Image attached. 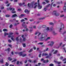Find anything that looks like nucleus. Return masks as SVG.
I'll return each mask as SVG.
<instances>
[{
	"label": "nucleus",
	"instance_id": "nucleus-1",
	"mask_svg": "<svg viewBox=\"0 0 66 66\" xmlns=\"http://www.w3.org/2000/svg\"><path fill=\"white\" fill-rule=\"evenodd\" d=\"M28 6L29 7H34V9H35L37 6V3L35 2L34 1L32 2L30 4L28 3Z\"/></svg>",
	"mask_w": 66,
	"mask_h": 66
},
{
	"label": "nucleus",
	"instance_id": "nucleus-2",
	"mask_svg": "<svg viewBox=\"0 0 66 66\" xmlns=\"http://www.w3.org/2000/svg\"><path fill=\"white\" fill-rule=\"evenodd\" d=\"M53 30V28L51 27L50 29L49 28L47 27L46 29H45L44 30V32L45 33H46L47 32H48V31L49 32H50L51 31H52Z\"/></svg>",
	"mask_w": 66,
	"mask_h": 66
},
{
	"label": "nucleus",
	"instance_id": "nucleus-3",
	"mask_svg": "<svg viewBox=\"0 0 66 66\" xmlns=\"http://www.w3.org/2000/svg\"><path fill=\"white\" fill-rule=\"evenodd\" d=\"M45 34L43 33L41 35V37L40 38H38L39 39V40L43 41L45 40Z\"/></svg>",
	"mask_w": 66,
	"mask_h": 66
},
{
	"label": "nucleus",
	"instance_id": "nucleus-4",
	"mask_svg": "<svg viewBox=\"0 0 66 66\" xmlns=\"http://www.w3.org/2000/svg\"><path fill=\"white\" fill-rule=\"evenodd\" d=\"M7 11H9V10L11 11L12 10V13H16V11H15V8H7Z\"/></svg>",
	"mask_w": 66,
	"mask_h": 66
},
{
	"label": "nucleus",
	"instance_id": "nucleus-5",
	"mask_svg": "<svg viewBox=\"0 0 66 66\" xmlns=\"http://www.w3.org/2000/svg\"><path fill=\"white\" fill-rule=\"evenodd\" d=\"M52 14L53 15H54L56 16H59L60 14L59 13H57V11H54L52 13Z\"/></svg>",
	"mask_w": 66,
	"mask_h": 66
},
{
	"label": "nucleus",
	"instance_id": "nucleus-6",
	"mask_svg": "<svg viewBox=\"0 0 66 66\" xmlns=\"http://www.w3.org/2000/svg\"><path fill=\"white\" fill-rule=\"evenodd\" d=\"M37 4L38 9H41L42 8V6L40 5V4L39 3V0H38Z\"/></svg>",
	"mask_w": 66,
	"mask_h": 66
},
{
	"label": "nucleus",
	"instance_id": "nucleus-7",
	"mask_svg": "<svg viewBox=\"0 0 66 66\" xmlns=\"http://www.w3.org/2000/svg\"><path fill=\"white\" fill-rule=\"evenodd\" d=\"M51 44L48 45V46H50L51 47H52L53 46V45H54V42L53 41H51L50 42Z\"/></svg>",
	"mask_w": 66,
	"mask_h": 66
},
{
	"label": "nucleus",
	"instance_id": "nucleus-8",
	"mask_svg": "<svg viewBox=\"0 0 66 66\" xmlns=\"http://www.w3.org/2000/svg\"><path fill=\"white\" fill-rule=\"evenodd\" d=\"M61 30H62V28H60V31H59V32L62 34H65L66 33V31H64V32H63L62 31H61Z\"/></svg>",
	"mask_w": 66,
	"mask_h": 66
},
{
	"label": "nucleus",
	"instance_id": "nucleus-9",
	"mask_svg": "<svg viewBox=\"0 0 66 66\" xmlns=\"http://www.w3.org/2000/svg\"><path fill=\"white\" fill-rule=\"evenodd\" d=\"M64 5L65 6H64L63 7V9L64 10V11H65H65H66V2H65L64 3Z\"/></svg>",
	"mask_w": 66,
	"mask_h": 66
},
{
	"label": "nucleus",
	"instance_id": "nucleus-10",
	"mask_svg": "<svg viewBox=\"0 0 66 66\" xmlns=\"http://www.w3.org/2000/svg\"><path fill=\"white\" fill-rule=\"evenodd\" d=\"M24 12L27 14H29L30 12V11H28L27 9H26L25 10Z\"/></svg>",
	"mask_w": 66,
	"mask_h": 66
},
{
	"label": "nucleus",
	"instance_id": "nucleus-11",
	"mask_svg": "<svg viewBox=\"0 0 66 66\" xmlns=\"http://www.w3.org/2000/svg\"><path fill=\"white\" fill-rule=\"evenodd\" d=\"M37 34H38V37H39V35L41 34V33L40 32H36L35 33V35H37Z\"/></svg>",
	"mask_w": 66,
	"mask_h": 66
},
{
	"label": "nucleus",
	"instance_id": "nucleus-12",
	"mask_svg": "<svg viewBox=\"0 0 66 66\" xmlns=\"http://www.w3.org/2000/svg\"><path fill=\"white\" fill-rule=\"evenodd\" d=\"M48 54L47 53H43L42 54V56H46V55H48Z\"/></svg>",
	"mask_w": 66,
	"mask_h": 66
},
{
	"label": "nucleus",
	"instance_id": "nucleus-13",
	"mask_svg": "<svg viewBox=\"0 0 66 66\" xmlns=\"http://www.w3.org/2000/svg\"><path fill=\"white\" fill-rule=\"evenodd\" d=\"M0 62L1 63H3V58H0Z\"/></svg>",
	"mask_w": 66,
	"mask_h": 66
},
{
	"label": "nucleus",
	"instance_id": "nucleus-14",
	"mask_svg": "<svg viewBox=\"0 0 66 66\" xmlns=\"http://www.w3.org/2000/svg\"><path fill=\"white\" fill-rule=\"evenodd\" d=\"M18 54L19 55H20V56H22V52H19L18 53Z\"/></svg>",
	"mask_w": 66,
	"mask_h": 66
},
{
	"label": "nucleus",
	"instance_id": "nucleus-15",
	"mask_svg": "<svg viewBox=\"0 0 66 66\" xmlns=\"http://www.w3.org/2000/svg\"><path fill=\"white\" fill-rule=\"evenodd\" d=\"M17 16V15H16V14H14L12 15V16L11 17L12 18L13 17H16Z\"/></svg>",
	"mask_w": 66,
	"mask_h": 66
},
{
	"label": "nucleus",
	"instance_id": "nucleus-16",
	"mask_svg": "<svg viewBox=\"0 0 66 66\" xmlns=\"http://www.w3.org/2000/svg\"><path fill=\"white\" fill-rule=\"evenodd\" d=\"M50 39V37H48L45 40V41H47V40H48L49 39Z\"/></svg>",
	"mask_w": 66,
	"mask_h": 66
},
{
	"label": "nucleus",
	"instance_id": "nucleus-17",
	"mask_svg": "<svg viewBox=\"0 0 66 66\" xmlns=\"http://www.w3.org/2000/svg\"><path fill=\"white\" fill-rule=\"evenodd\" d=\"M10 48H9L8 49H6V50H5V51H8L9 52L10 51Z\"/></svg>",
	"mask_w": 66,
	"mask_h": 66
},
{
	"label": "nucleus",
	"instance_id": "nucleus-18",
	"mask_svg": "<svg viewBox=\"0 0 66 66\" xmlns=\"http://www.w3.org/2000/svg\"><path fill=\"white\" fill-rule=\"evenodd\" d=\"M49 62V60H47V61H44L43 62L44 63H48Z\"/></svg>",
	"mask_w": 66,
	"mask_h": 66
},
{
	"label": "nucleus",
	"instance_id": "nucleus-19",
	"mask_svg": "<svg viewBox=\"0 0 66 66\" xmlns=\"http://www.w3.org/2000/svg\"><path fill=\"white\" fill-rule=\"evenodd\" d=\"M47 10V8L45 7L44 8V9H43V11H46V10Z\"/></svg>",
	"mask_w": 66,
	"mask_h": 66
},
{
	"label": "nucleus",
	"instance_id": "nucleus-20",
	"mask_svg": "<svg viewBox=\"0 0 66 66\" xmlns=\"http://www.w3.org/2000/svg\"><path fill=\"white\" fill-rule=\"evenodd\" d=\"M27 54H22V56L23 57H24V56H26Z\"/></svg>",
	"mask_w": 66,
	"mask_h": 66
},
{
	"label": "nucleus",
	"instance_id": "nucleus-21",
	"mask_svg": "<svg viewBox=\"0 0 66 66\" xmlns=\"http://www.w3.org/2000/svg\"><path fill=\"white\" fill-rule=\"evenodd\" d=\"M24 4V3L23 2V3L22 4L21 3H19V5H20V6H21V5H22V4Z\"/></svg>",
	"mask_w": 66,
	"mask_h": 66
},
{
	"label": "nucleus",
	"instance_id": "nucleus-22",
	"mask_svg": "<svg viewBox=\"0 0 66 66\" xmlns=\"http://www.w3.org/2000/svg\"><path fill=\"white\" fill-rule=\"evenodd\" d=\"M40 64H41V63H39L38 64V65H37V64H36L35 65V66H40Z\"/></svg>",
	"mask_w": 66,
	"mask_h": 66
},
{
	"label": "nucleus",
	"instance_id": "nucleus-23",
	"mask_svg": "<svg viewBox=\"0 0 66 66\" xmlns=\"http://www.w3.org/2000/svg\"><path fill=\"white\" fill-rule=\"evenodd\" d=\"M62 24L61 26V28H64V24H63L62 23Z\"/></svg>",
	"mask_w": 66,
	"mask_h": 66
},
{
	"label": "nucleus",
	"instance_id": "nucleus-24",
	"mask_svg": "<svg viewBox=\"0 0 66 66\" xmlns=\"http://www.w3.org/2000/svg\"><path fill=\"white\" fill-rule=\"evenodd\" d=\"M32 50L33 49H31L28 51V52H29V53H30V52H32Z\"/></svg>",
	"mask_w": 66,
	"mask_h": 66
},
{
	"label": "nucleus",
	"instance_id": "nucleus-25",
	"mask_svg": "<svg viewBox=\"0 0 66 66\" xmlns=\"http://www.w3.org/2000/svg\"><path fill=\"white\" fill-rule=\"evenodd\" d=\"M48 48H47L45 50H44L43 51V52H45V51H48Z\"/></svg>",
	"mask_w": 66,
	"mask_h": 66
},
{
	"label": "nucleus",
	"instance_id": "nucleus-26",
	"mask_svg": "<svg viewBox=\"0 0 66 66\" xmlns=\"http://www.w3.org/2000/svg\"><path fill=\"white\" fill-rule=\"evenodd\" d=\"M9 35V34L6 32H5L4 33V36H6V35Z\"/></svg>",
	"mask_w": 66,
	"mask_h": 66
},
{
	"label": "nucleus",
	"instance_id": "nucleus-27",
	"mask_svg": "<svg viewBox=\"0 0 66 66\" xmlns=\"http://www.w3.org/2000/svg\"><path fill=\"white\" fill-rule=\"evenodd\" d=\"M49 24L50 25H53V24H54V23L52 22H50L49 23Z\"/></svg>",
	"mask_w": 66,
	"mask_h": 66
},
{
	"label": "nucleus",
	"instance_id": "nucleus-28",
	"mask_svg": "<svg viewBox=\"0 0 66 66\" xmlns=\"http://www.w3.org/2000/svg\"><path fill=\"white\" fill-rule=\"evenodd\" d=\"M3 31L5 32H7V30L6 29H4L3 30Z\"/></svg>",
	"mask_w": 66,
	"mask_h": 66
},
{
	"label": "nucleus",
	"instance_id": "nucleus-29",
	"mask_svg": "<svg viewBox=\"0 0 66 66\" xmlns=\"http://www.w3.org/2000/svg\"><path fill=\"white\" fill-rule=\"evenodd\" d=\"M57 52V50H56L54 52V54H56Z\"/></svg>",
	"mask_w": 66,
	"mask_h": 66
},
{
	"label": "nucleus",
	"instance_id": "nucleus-30",
	"mask_svg": "<svg viewBox=\"0 0 66 66\" xmlns=\"http://www.w3.org/2000/svg\"><path fill=\"white\" fill-rule=\"evenodd\" d=\"M23 47H26V44L23 43Z\"/></svg>",
	"mask_w": 66,
	"mask_h": 66
},
{
	"label": "nucleus",
	"instance_id": "nucleus-31",
	"mask_svg": "<svg viewBox=\"0 0 66 66\" xmlns=\"http://www.w3.org/2000/svg\"><path fill=\"white\" fill-rule=\"evenodd\" d=\"M49 6H50V4H48V5L47 6H46V8H47V7H48Z\"/></svg>",
	"mask_w": 66,
	"mask_h": 66
},
{
	"label": "nucleus",
	"instance_id": "nucleus-32",
	"mask_svg": "<svg viewBox=\"0 0 66 66\" xmlns=\"http://www.w3.org/2000/svg\"><path fill=\"white\" fill-rule=\"evenodd\" d=\"M16 41L17 42H18L19 41V39H18V37H16Z\"/></svg>",
	"mask_w": 66,
	"mask_h": 66
},
{
	"label": "nucleus",
	"instance_id": "nucleus-33",
	"mask_svg": "<svg viewBox=\"0 0 66 66\" xmlns=\"http://www.w3.org/2000/svg\"><path fill=\"white\" fill-rule=\"evenodd\" d=\"M64 41H66V36H64Z\"/></svg>",
	"mask_w": 66,
	"mask_h": 66
},
{
	"label": "nucleus",
	"instance_id": "nucleus-34",
	"mask_svg": "<svg viewBox=\"0 0 66 66\" xmlns=\"http://www.w3.org/2000/svg\"><path fill=\"white\" fill-rule=\"evenodd\" d=\"M38 44H39V45H43V43L40 42L38 43Z\"/></svg>",
	"mask_w": 66,
	"mask_h": 66
},
{
	"label": "nucleus",
	"instance_id": "nucleus-35",
	"mask_svg": "<svg viewBox=\"0 0 66 66\" xmlns=\"http://www.w3.org/2000/svg\"><path fill=\"white\" fill-rule=\"evenodd\" d=\"M9 65V63H8L7 62H6V64H5V65L6 66H8Z\"/></svg>",
	"mask_w": 66,
	"mask_h": 66
},
{
	"label": "nucleus",
	"instance_id": "nucleus-36",
	"mask_svg": "<svg viewBox=\"0 0 66 66\" xmlns=\"http://www.w3.org/2000/svg\"><path fill=\"white\" fill-rule=\"evenodd\" d=\"M8 59L10 61H11V60H12V59L10 57H8Z\"/></svg>",
	"mask_w": 66,
	"mask_h": 66
},
{
	"label": "nucleus",
	"instance_id": "nucleus-37",
	"mask_svg": "<svg viewBox=\"0 0 66 66\" xmlns=\"http://www.w3.org/2000/svg\"><path fill=\"white\" fill-rule=\"evenodd\" d=\"M23 40L24 42V41H25L26 40V38H23Z\"/></svg>",
	"mask_w": 66,
	"mask_h": 66
},
{
	"label": "nucleus",
	"instance_id": "nucleus-38",
	"mask_svg": "<svg viewBox=\"0 0 66 66\" xmlns=\"http://www.w3.org/2000/svg\"><path fill=\"white\" fill-rule=\"evenodd\" d=\"M25 23V22H23V23L22 24V26L23 27H25V26H24V24Z\"/></svg>",
	"mask_w": 66,
	"mask_h": 66
},
{
	"label": "nucleus",
	"instance_id": "nucleus-39",
	"mask_svg": "<svg viewBox=\"0 0 66 66\" xmlns=\"http://www.w3.org/2000/svg\"><path fill=\"white\" fill-rule=\"evenodd\" d=\"M13 33L12 32H10L9 33V35H13Z\"/></svg>",
	"mask_w": 66,
	"mask_h": 66
},
{
	"label": "nucleus",
	"instance_id": "nucleus-40",
	"mask_svg": "<svg viewBox=\"0 0 66 66\" xmlns=\"http://www.w3.org/2000/svg\"><path fill=\"white\" fill-rule=\"evenodd\" d=\"M23 14H21L20 16H19V18H20V17H23Z\"/></svg>",
	"mask_w": 66,
	"mask_h": 66
},
{
	"label": "nucleus",
	"instance_id": "nucleus-41",
	"mask_svg": "<svg viewBox=\"0 0 66 66\" xmlns=\"http://www.w3.org/2000/svg\"><path fill=\"white\" fill-rule=\"evenodd\" d=\"M16 61V59H14L13 61H12V63H13V62H15V61Z\"/></svg>",
	"mask_w": 66,
	"mask_h": 66
},
{
	"label": "nucleus",
	"instance_id": "nucleus-42",
	"mask_svg": "<svg viewBox=\"0 0 66 66\" xmlns=\"http://www.w3.org/2000/svg\"><path fill=\"white\" fill-rule=\"evenodd\" d=\"M11 39H12V40L13 41H14V40H15L14 39V38H13V37H11Z\"/></svg>",
	"mask_w": 66,
	"mask_h": 66
},
{
	"label": "nucleus",
	"instance_id": "nucleus-43",
	"mask_svg": "<svg viewBox=\"0 0 66 66\" xmlns=\"http://www.w3.org/2000/svg\"><path fill=\"white\" fill-rule=\"evenodd\" d=\"M41 55H42V54L41 53L39 55V57H41Z\"/></svg>",
	"mask_w": 66,
	"mask_h": 66
},
{
	"label": "nucleus",
	"instance_id": "nucleus-44",
	"mask_svg": "<svg viewBox=\"0 0 66 66\" xmlns=\"http://www.w3.org/2000/svg\"><path fill=\"white\" fill-rule=\"evenodd\" d=\"M24 21V20L23 19H22L21 20V22H23V21Z\"/></svg>",
	"mask_w": 66,
	"mask_h": 66
},
{
	"label": "nucleus",
	"instance_id": "nucleus-45",
	"mask_svg": "<svg viewBox=\"0 0 66 66\" xmlns=\"http://www.w3.org/2000/svg\"><path fill=\"white\" fill-rule=\"evenodd\" d=\"M53 34H54V35H56V33H55V32L54 31H53Z\"/></svg>",
	"mask_w": 66,
	"mask_h": 66
},
{
	"label": "nucleus",
	"instance_id": "nucleus-46",
	"mask_svg": "<svg viewBox=\"0 0 66 66\" xmlns=\"http://www.w3.org/2000/svg\"><path fill=\"white\" fill-rule=\"evenodd\" d=\"M50 66H53V64L51 63L49 65Z\"/></svg>",
	"mask_w": 66,
	"mask_h": 66
},
{
	"label": "nucleus",
	"instance_id": "nucleus-47",
	"mask_svg": "<svg viewBox=\"0 0 66 66\" xmlns=\"http://www.w3.org/2000/svg\"><path fill=\"white\" fill-rule=\"evenodd\" d=\"M45 18L43 17V18H40V20H43V19H44Z\"/></svg>",
	"mask_w": 66,
	"mask_h": 66
},
{
	"label": "nucleus",
	"instance_id": "nucleus-48",
	"mask_svg": "<svg viewBox=\"0 0 66 66\" xmlns=\"http://www.w3.org/2000/svg\"><path fill=\"white\" fill-rule=\"evenodd\" d=\"M60 17H64V15L63 14L61 15H60Z\"/></svg>",
	"mask_w": 66,
	"mask_h": 66
},
{
	"label": "nucleus",
	"instance_id": "nucleus-49",
	"mask_svg": "<svg viewBox=\"0 0 66 66\" xmlns=\"http://www.w3.org/2000/svg\"><path fill=\"white\" fill-rule=\"evenodd\" d=\"M63 57L62 56L60 58V60H62V59H63Z\"/></svg>",
	"mask_w": 66,
	"mask_h": 66
},
{
	"label": "nucleus",
	"instance_id": "nucleus-50",
	"mask_svg": "<svg viewBox=\"0 0 66 66\" xmlns=\"http://www.w3.org/2000/svg\"><path fill=\"white\" fill-rule=\"evenodd\" d=\"M8 42L10 43H11V42H12V41L11 40L9 39L8 40Z\"/></svg>",
	"mask_w": 66,
	"mask_h": 66
},
{
	"label": "nucleus",
	"instance_id": "nucleus-51",
	"mask_svg": "<svg viewBox=\"0 0 66 66\" xmlns=\"http://www.w3.org/2000/svg\"><path fill=\"white\" fill-rule=\"evenodd\" d=\"M20 42H22V38H20Z\"/></svg>",
	"mask_w": 66,
	"mask_h": 66
},
{
	"label": "nucleus",
	"instance_id": "nucleus-52",
	"mask_svg": "<svg viewBox=\"0 0 66 66\" xmlns=\"http://www.w3.org/2000/svg\"><path fill=\"white\" fill-rule=\"evenodd\" d=\"M33 28L34 29H36V26H33Z\"/></svg>",
	"mask_w": 66,
	"mask_h": 66
},
{
	"label": "nucleus",
	"instance_id": "nucleus-53",
	"mask_svg": "<svg viewBox=\"0 0 66 66\" xmlns=\"http://www.w3.org/2000/svg\"><path fill=\"white\" fill-rule=\"evenodd\" d=\"M6 17H10V15H6Z\"/></svg>",
	"mask_w": 66,
	"mask_h": 66
},
{
	"label": "nucleus",
	"instance_id": "nucleus-54",
	"mask_svg": "<svg viewBox=\"0 0 66 66\" xmlns=\"http://www.w3.org/2000/svg\"><path fill=\"white\" fill-rule=\"evenodd\" d=\"M57 63L58 64H61V62H57Z\"/></svg>",
	"mask_w": 66,
	"mask_h": 66
},
{
	"label": "nucleus",
	"instance_id": "nucleus-55",
	"mask_svg": "<svg viewBox=\"0 0 66 66\" xmlns=\"http://www.w3.org/2000/svg\"><path fill=\"white\" fill-rule=\"evenodd\" d=\"M8 46H9V47H10L11 48L12 47V45H11L10 44H8Z\"/></svg>",
	"mask_w": 66,
	"mask_h": 66
},
{
	"label": "nucleus",
	"instance_id": "nucleus-56",
	"mask_svg": "<svg viewBox=\"0 0 66 66\" xmlns=\"http://www.w3.org/2000/svg\"><path fill=\"white\" fill-rule=\"evenodd\" d=\"M17 65H18L19 64V61H18L16 63Z\"/></svg>",
	"mask_w": 66,
	"mask_h": 66
},
{
	"label": "nucleus",
	"instance_id": "nucleus-57",
	"mask_svg": "<svg viewBox=\"0 0 66 66\" xmlns=\"http://www.w3.org/2000/svg\"><path fill=\"white\" fill-rule=\"evenodd\" d=\"M32 55V54H29V56H31Z\"/></svg>",
	"mask_w": 66,
	"mask_h": 66
},
{
	"label": "nucleus",
	"instance_id": "nucleus-58",
	"mask_svg": "<svg viewBox=\"0 0 66 66\" xmlns=\"http://www.w3.org/2000/svg\"><path fill=\"white\" fill-rule=\"evenodd\" d=\"M45 1H46V2H47V3H48V2H49V1L47 0H45Z\"/></svg>",
	"mask_w": 66,
	"mask_h": 66
},
{
	"label": "nucleus",
	"instance_id": "nucleus-59",
	"mask_svg": "<svg viewBox=\"0 0 66 66\" xmlns=\"http://www.w3.org/2000/svg\"><path fill=\"white\" fill-rule=\"evenodd\" d=\"M12 26H13V25H12V24L10 25V28H12Z\"/></svg>",
	"mask_w": 66,
	"mask_h": 66
},
{
	"label": "nucleus",
	"instance_id": "nucleus-60",
	"mask_svg": "<svg viewBox=\"0 0 66 66\" xmlns=\"http://www.w3.org/2000/svg\"><path fill=\"white\" fill-rule=\"evenodd\" d=\"M34 63H36V60H35L34 61Z\"/></svg>",
	"mask_w": 66,
	"mask_h": 66
},
{
	"label": "nucleus",
	"instance_id": "nucleus-61",
	"mask_svg": "<svg viewBox=\"0 0 66 66\" xmlns=\"http://www.w3.org/2000/svg\"><path fill=\"white\" fill-rule=\"evenodd\" d=\"M29 21H33V19L29 20Z\"/></svg>",
	"mask_w": 66,
	"mask_h": 66
},
{
	"label": "nucleus",
	"instance_id": "nucleus-62",
	"mask_svg": "<svg viewBox=\"0 0 66 66\" xmlns=\"http://www.w3.org/2000/svg\"><path fill=\"white\" fill-rule=\"evenodd\" d=\"M8 37L10 38V37H12V36H10V35H9L8 36Z\"/></svg>",
	"mask_w": 66,
	"mask_h": 66
},
{
	"label": "nucleus",
	"instance_id": "nucleus-63",
	"mask_svg": "<svg viewBox=\"0 0 66 66\" xmlns=\"http://www.w3.org/2000/svg\"><path fill=\"white\" fill-rule=\"evenodd\" d=\"M28 62H29V63H31V60H28Z\"/></svg>",
	"mask_w": 66,
	"mask_h": 66
},
{
	"label": "nucleus",
	"instance_id": "nucleus-64",
	"mask_svg": "<svg viewBox=\"0 0 66 66\" xmlns=\"http://www.w3.org/2000/svg\"><path fill=\"white\" fill-rule=\"evenodd\" d=\"M10 4H9L6 5V6H9Z\"/></svg>",
	"mask_w": 66,
	"mask_h": 66
}]
</instances>
